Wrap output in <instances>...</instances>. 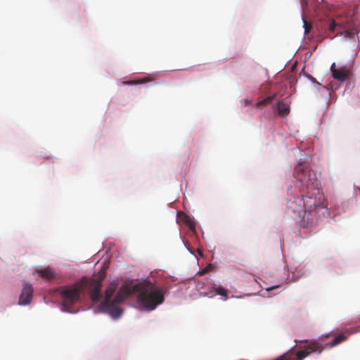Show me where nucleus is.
<instances>
[{"label":"nucleus","instance_id":"nucleus-13","mask_svg":"<svg viewBox=\"0 0 360 360\" xmlns=\"http://www.w3.org/2000/svg\"><path fill=\"white\" fill-rule=\"evenodd\" d=\"M276 97V94H274L272 96H267L266 98L259 101L257 105H266L271 103Z\"/></svg>","mask_w":360,"mask_h":360},{"label":"nucleus","instance_id":"nucleus-7","mask_svg":"<svg viewBox=\"0 0 360 360\" xmlns=\"http://www.w3.org/2000/svg\"><path fill=\"white\" fill-rule=\"evenodd\" d=\"M33 275H37L40 278L46 281L53 280L56 277L55 270L50 266L38 269L33 273Z\"/></svg>","mask_w":360,"mask_h":360},{"label":"nucleus","instance_id":"nucleus-14","mask_svg":"<svg viewBox=\"0 0 360 360\" xmlns=\"http://www.w3.org/2000/svg\"><path fill=\"white\" fill-rule=\"evenodd\" d=\"M345 340H346V336L344 334H340V335H337L332 340V342L330 344V347H334V346L338 345L339 343L343 342Z\"/></svg>","mask_w":360,"mask_h":360},{"label":"nucleus","instance_id":"nucleus-25","mask_svg":"<svg viewBox=\"0 0 360 360\" xmlns=\"http://www.w3.org/2000/svg\"><path fill=\"white\" fill-rule=\"evenodd\" d=\"M300 342H307L308 341L307 340L299 341Z\"/></svg>","mask_w":360,"mask_h":360},{"label":"nucleus","instance_id":"nucleus-19","mask_svg":"<svg viewBox=\"0 0 360 360\" xmlns=\"http://www.w3.org/2000/svg\"><path fill=\"white\" fill-rule=\"evenodd\" d=\"M32 291V287L30 285H27L24 288V291L22 292H26V293H28V292H30Z\"/></svg>","mask_w":360,"mask_h":360},{"label":"nucleus","instance_id":"nucleus-12","mask_svg":"<svg viewBox=\"0 0 360 360\" xmlns=\"http://www.w3.org/2000/svg\"><path fill=\"white\" fill-rule=\"evenodd\" d=\"M181 219L184 221V223L189 227L190 229H195V222L188 215L183 214V217Z\"/></svg>","mask_w":360,"mask_h":360},{"label":"nucleus","instance_id":"nucleus-9","mask_svg":"<svg viewBox=\"0 0 360 360\" xmlns=\"http://www.w3.org/2000/svg\"><path fill=\"white\" fill-rule=\"evenodd\" d=\"M278 112L281 116H285L290 112V105L284 101H279L277 103Z\"/></svg>","mask_w":360,"mask_h":360},{"label":"nucleus","instance_id":"nucleus-11","mask_svg":"<svg viewBox=\"0 0 360 360\" xmlns=\"http://www.w3.org/2000/svg\"><path fill=\"white\" fill-rule=\"evenodd\" d=\"M32 299V294H20L19 297L18 304L20 305H25L30 303Z\"/></svg>","mask_w":360,"mask_h":360},{"label":"nucleus","instance_id":"nucleus-22","mask_svg":"<svg viewBox=\"0 0 360 360\" xmlns=\"http://www.w3.org/2000/svg\"><path fill=\"white\" fill-rule=\"evenodd\" d=\"M216 292L221 293V292H226L224 290V289H222V288H219V290H217V292Z\"/></svg>","mask_w":360,"mask_h":360},{"label":"nucleus","instance_id":"nucleus-3","mask_svg":"<svg viewBox=\"0 0 360 360\" xmlns=\"http://www.w3.org/2000/svg\"><path fill=\"white\" fill-rule=\"evenodd\" d=\"M105 276V271L103 268L98 271V275L93 277L84 276L74 283L71 288L62 290L60 292H81L84 291H86V292H101V281Z\"/></svg>","mask_w":360,"mask_h":360},{"label":"nucleus","instance_id":"nucleus-10","mask_svg":"<svg viewBox=\"0 0 360 360\" xmlns=\"http://www.w3.org/2000/svg\"><path fill=\"white\" fill-rule=\"evenodd\" d=\"M152 81V79L150 77H144L143 79H137V80H129L123 82L122 84L125 85H136V84H141L149 82Z\"/></svg>","mask_w":360,"mask_h":360},{"label":"nucleus","instance_id":"nucleus-8","mask_svg":"<svg viewBox=\"0 0 360 360\" xmlns=\"http://www.w3.org/2000/svg\"><path fill=\"white\" fill-rule=\"evenodd\" d=\"M330 70L333 78L336 80L343 82L345 81L349 76V72L345 69H335V63L330 67Z\"/></svg>","mask_w":360,"mask_h":360},{"label":"nucleus","instance_id":"nucleus-5","mask_svg":"<svg viewBox=\"0 0 360 360\" xmlns=\"http://www.w3.org/2000/svg\"><path fill=\"white\" fill-rule=\"evenodd\" d=\"M137 304L141 309L153 310L157 305L161 304L164 294H137Z\"/></svg>","mask_w":360,"mask_h":360},{"label":"nucleus","instance_id":"nucleus-4","mask_svg":"<svg viewBox=\"0 0 360 360\" xmlns=\"http://www.w3.org/2000/svg\"><path fill=\"white\" fill-rule=\"evenodd\" d=\"M117 292H162L155 289L154 284L146 279L141 282L134 283V280H125L123 281Z\"/></svg>","mask_w":360,"mask_h":360},{"label":"nucleus","instance_id":"nucleus-1","mask_svg":"<svg viewBox=\"0 0 360 360\" xmlns=\"http://www.w3.org/2000/svg\"><path fill=\"white\" fill-rule=\"evenodd\" d=\"M295 176L301 184L300 194L290 192L287 206L292 212L297 213L299 217L308 221L313 212L326 207L325 198L319 191L320 182L315 172L299 164L295 168Z\"/></svg>","mask_w":360,"mask_h":360},{"label":"nucleus","instance_id":"nucleus-15","mask_svg":"<svg viewBox=\"0 0 360 360\" xmlns=\"http://www.w3.org/2000/svg\"><path fill=\"white\" fill-rule=\"evenodd\" d=\"M118 285V282L116 281H112L110 283V285L108 288H107L104 292L108 293V292H115L117 287Z\"/></svg>","mask_w":360,"mask_h":360},{"label":"nucleus","instance_id":"nucleus-17","mask_svg":"<svg viewBox=\"0 0 360 360\" xmlns=\"http://www.w3.org/2000/svg\"><path fill=\"white\" fill-rule=\"evenodd\" d=\"M336 26H337V24L335 23V20H330L329 24H328V30L330 32H334L335 30Z\"/></svg>","mask_w":360,"mask_h":360},{"label":"nucleus","instance_id":"nucleus-2","mask_svg":"<svg viewBox=\"0 0 360 360\" xmlns=\"http://www.w3.org/2000/svg\"><path fill=\"white\" fill-rule=\"evenodd\" d=\"M129 294H104L103 300L99 305V310L102 312L108 313L112 319L119 318L122 310L119 304L122 302ZM91 300L96 303L103 298V294H91Z\"/></svg>","mask_w":360,"mask_h":360},{"label":"nucleus","instance_id":"nucleus-21","mask_svg":"<svg viewBox=\"0 0 360 360\" xmlns=\"http://www.w3.org/2000/svg\"><path fill=\"white\" fill-rule=\"evenodd\" d=\"M207 271V267H206V268L203 269L200 271V275H203V274H205Z\"/></svg>","mask_w":360,"mask_h":360},{"label":"nucleus","instance_id":"nucleus-26","mask_svg":"<svg viewBox=\"0 0 360 360\" xmlns=\"http://www.w3.org/2000/svg\"><path fill=\"white\" fill-rule=\"evenodd\" d=\"M347 34H349V36L352 34V33H350V32H347Z\"/></svg>","mask_w":360,"mask_h":360},{"label":"nucleus","instance_id":"nucleus-18","mask_svg":"<svg viewBox=\"0 0 360 360\" xmlns=\"http://www.w3.org/2000/svg\"><path fill=\"white\" fill-rule=\"evenodd\" d=\"M262 289L266 290V291H269V290H271L274 288H276V285H266L265 286H261Z\"/></svg>","mask_w":360,"mask_h":360},{"label":"nucleus","instance_id":"nucleus-24","mask_svg":"<svg viewBox=\"0 0 360 360\" xmlns=\"http://www.w3.org/2000/svg\"><path fill=\"white\" fill-rule=\"evenodd\" d=\"M309 78L311 81L315 82V78H314L312 76H310V75H309Z\"/></svg>","mask_w":360,"mask_h":360},{"label":"nucleus","instance_id":"nucleus-6","mask_svg":"<svg viewBox=\"0 0 360 360\" xmlns=\"http://www.w3.org/2000/svg\"><path fill=\"white\" fill-rule=\"evenodd\" d=\"M80 294H60L62 310L72 312V305L79 299Z\"/></svg>","mask_w":360,"mask_h":360},{"label":"nucleus","instance_id":"nucleus-20","mask_svg":"<svg viewBox=\"0 0 360 360\" xmlns=\"http://www.w3.org/2000/svg\"><path fill=\"white\" fill-rule=\"evenodd\" d=\"M221 295V300L225 301L228 299V294H219Z\"/></svg>","mask_w":360,"mask_h":360},{"label":"nucleus","instance_id":"nucleus-16","mask_svg":"<svg viewBox=\"0 0 360 360\" xmlns=\"http://www.w3.org/2000/svg\"><path fill=\"white\" fill-rule=\"evenodd\" d=\"M303 22H304V34H308L311 31L312 25L310 22H308L305 20H303Z\"/></svg>","mask_w":360,"mask_h":360},{"label":"nucleus","instance_id":"nucleus-23","mask_svg":"<svg viewBox=\"0 0 360 360\" xmlns=\"http://www.w3.org/2000/svg\"><path fill=\"white\" fill-rule=\"evenodd\" d=\"M198 255L200 256V257H202L203 256V254H202V251L200 250H198Z\"/></svg>","mask_w":360,"mask_h":360}]
</instances>
